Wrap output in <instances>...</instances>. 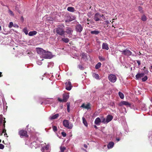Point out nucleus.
<instances>
[{
    "label": "nucleus",
    "instance_id": "38",
    "mask_svg": "<svg viewBox=\"0 0 152 152\" xmlns=\"http://www.w3.org/2000/svg\"><path fill=\"white\" fill-rule=\"evenodd\" d=\"M148 79L147 76H145L144 77L142 78V81H146Z\"/></svg>",
    "mask_w": 152,
    "mask_h": 152
},
{
    "label": "nucleus",
    "instance_id": "17",
    "mask_svg": "<svg viewBox=\"0 0 152 152\" xmlns=\"http://www.w3.org/2000/svg\"><path fill=\"white\" fill-rule=\"evenodd\" d=\"M73 31V28L68 27L66 28V31L68 34H72Z\"/></svg>",
    "mask_w": 152,
    "mask_h": 152
},
{
    "label": "nucleus",
    "instance_id": "36",
    "mask_svg": "<svg viewBox=\"0 0 152 152\" xmlns=\"http://www.w3.org/2000/svg\"><path fill=\"white\" fill-rule=\"evenodd\" d=\"M8 12L10 15L11 16H14V14L13 13V12L10 10H8Z\"/></svg>",
    "mask_w": 152,
    "mask_h": 152
},
{
    "label": "nucleus",
    "instance_id": "46",
    "mask_svg": "<svg viewBox=\"0 0 152 152\" xmlns=\"http://www.w3.org/2000/svg\"><path fill=\"white\" fill-rule=\"evenodd\" d=\"M61 134L64 137H66V134L64 132H63L61 133Z\"/></svg>",
    "mask_w": 152,
    "mask_h": 152
},
{
    "label": "nucleus",
    "instance_id": "23",
    "mask_svg": "<svg viewBox=\"0 0 152 152\" xmlns=\"http://www.w3.org/2000/svg\"><path fill=\"white\" fill-rule=\"evenodd\" d=\"M102 48L106 50H108L109 49L108 44L106 43H103L102 46Z\"/></svg>",
    "mask_w": 152,
    "mask_h": 152
},
{
    "label": "nucleus",
    "instance_id": "7",
    "mask_svg": "<svg viewBox=\"0 0 152 152\" xmlns=\"http://www.w3.org/2000/svg\"><path fill=\"white\" fill-rule=\"evenodd\" d=\"M124 55L129 56L132 55V53L128 50L126 49L121 51Z\"/></svg>",
    "mask_w": 152,
    "mask_h": 152
},
{
    "label": "nucleus",
    "instance_id": "64",
    "mask_svg": "<svg viewBox=\"0 0 152 152\" xmlns=\"http://www.w3.org/2000/svg\"><path fill=\"white\" fill-rule=\"evenodd\" d=\"M21 18H22V19L23 18V17H22Z\"/></svg>",
    "mask_w": 152,
    "mask_h": 152
},
{
    "label": "nucleus",
    "instance_id": "35",
    "mask_svg": "<svg viewBox=\"0 0 152 152\" xmlns=\"http://www.w3.org/2000/svg\"><path fill=\"white\" fill-rule=\"evenodd\" d=\"M60 152H64V151L66 149V148L65 147H60Z\"/></svg>",
    "mask_w": 152,
    "mask_h": 152
},
{
    "label": "nucleus",
    "instance_id": "13",
    "mask_svg": "<svg viewBox=\"0 0 152 152\" xmlns=\"http://www.w3.org/2000/svg\"><path fill=\"white\" fill-rule=\"evenodd\" d=\"M76 29L77 31L81 32L83 30V27L81 25L78 24L76 26Z\"/></svg>",
    "mask_w": 152,
    "mask_h": 152
},
{
    "label": "nucleus",
    "instance_id": "42",
    "mask_svg": "<svg viewBox=\"0 0 152 152\" xmlns=\"http://www.w3.org/2000/svg\"><path fill=\"white\" fill-rule=\"evenodd\" d=\"M53 130L55 132L57 130V127L56 126H53Z\"/></svg>",
    "mask_w": 152,
    "mask_h": 152
},
{
    "label": "nucleus",
    "instance_id": "10",
    "mask_svg": "<svg viewBox=\"0 0 152 152\" xmlns=\"http://www.w3.org/2000/svg\"><path fill=\"white\" fill-rule=\"evenodd\" d=\"M123 105L126 106L127 107H129L131 106V104L128 102L123 101H122L119 104V105L122 106Z\"/></svg>",
    "mask_w": 152,
    "mask_h": 152
},
{
    "label": "nucleus",
    "instance_id": "47",
    "mask_svg": "<svg viewBox=\"0 0 152 152\" xmlns=\"http://www.w3.org/2000/svg\"><path fill=\"white\" fill-rule=\"evenodd\" d=\"M78 67L81 70L83 69V67L80 65H79L78 66Z\"/></svg>",
    "mask_w": 152,
    "mask_h": 152
},
{
    "label": "nucleus",
    "instance_id": "61",
    "mask_svg": "<svg viewBox=\"0 0 152 152\" xmlns=\"http://www.w3.org/2000/svg\"><path fill=\"white\" fill-rule=\"evenodd\" d=\"M94 127L96 128H97V127L96 126V125H95L94 126Z\"/></svg>",
    "mask_w": 152,
    "mask_h": 152
},
{
    "label": "nucleus",
    "instance_id": "52",
    "mask_svg": "<svg viewBox=\"0 0 152 152\" xmlns=\"http://www.w3.org/2000/svg\"><path fill=\"white\" fill-rule=\"evenodd\" d=\"M58 101L61 102H63V99H61L59 98H58Z\"/></svg>",
    "mask_w": 152,
    "mask_h": 152
},
{
    "label": "nucleus",
    "instance_id": "57",
    "mask_svg": "<svg viewBox=\"0 0 152 152\" xmlns=\"http://www.w3.org/2000/svg\"><path fill=\"white\" fill-rule=\"evenodd\" d=\"M106 22V23H107V24H108L109 23V22L108 21V20H107L105 21Z\"/></svg>",
    "mask_w": 152,
    "mask_h": 152
},
{
    "label": "nucleus",
    "instance_id": "26",
    "mask_svg": "<svg viewBox=\"0 0 152 152\" xmlns=\"http://www.w3.org/2000/svg\"><path fill=\"white\" fill-rule=\"evenodd\" d=\"M67 10L70 12H73L75 10L74 7H69L67 8Z\"/></svg>",
    "mask_w": 152,
    "mask_h": 152
},
{
    "label": "nucleus",
    "instance_id": "45",
    "mask_svg": "<svg viewBox=\"0 0 152 152\" xmlns=\"http://www.w3.org/2000/svg\"><path fill=\"white\" fill-rule=\"evenodd\" d=\"M37 64L39 65H41L42 64V63L41 61H38L37 62Z\"/></svg>",
    "mask_w": 152,
    "mask_h": 152
},
{
    "label": "nucleus",
    "instance_id": "62",
    "mask_svg": "<svg viewBox=\"0 0 152 152\" xmlns=\"http://www.w3.org/2000/svg\"><path fill=\"white\" fill-rule=\"evenodd\" d=\"M1 26H0V31H1Z\"/></svg>",
    "mask_w": 152,
    "mask_h": 152
},
{
    "label": "nucleus",
    "instance_id": "40",
    "mask_svg": "<svg viewBox=\"0 0 152 152\" xmlns=\"http://www.w3.org/2000/svg\"><path fill=\"white\" fill-rule=\"evenodd\" d=\"M13 26V23L12 22H10V23L9 25V27L11 28Z\"/></svg>",
    "mask_w": 152,
    "mask_h": 152
},
{
    "label": "nucleus",
    "instance_id": "59",
    "mask_svg": "<svg viewBox=\"0 0 152 152\" xmlns=\"http://www.w3.org/2000/svg\"><path fill=\"white\" fill-rule=\"evenodd\" d=\"M102 18L104 20H105V18L104 17H103Z\"/></svg>",
    "mask_w": 152,
    "mask_h": 152
},
{
    "label": "nucleus",
    "instance_id": "51",
    "mask_svg": "<svg viewBox=\"0 0 152 152\" xmlns=\"http://www.w3.org/2000/svg\"><path fill=\"white\" fill-rule=\"evenodd\" d=\"M2 130L1 129H0V135H1L2 134Z\"/></svg>",
    "mask_w": 152,
    "mask_h": 152
},
{
    "label": "nucleus",
    "instance_id": "37",
    "mask_svg": "<svg viewBox=\"0 0 152 152\" xmlns=\"http://www.w3.org/2000/svg\"><path fill=\"white\" fill-rule=\"evenodd\" d=\"M67 111L68 112H69V111H70V109H69L70 104H69V103L67 102Z\"/></svg>",
    "mask_w": 152,
    "mask_h": 152
},
{
    "label": "nucleus",
    "instance_id": "29",
    "mask_svg": "<svg viewBox=\"0 0 152 152\" xmlns=\"http://www.w3.org/2000/svg\"><path fill=\"white\" fill-rule=\"evenodd\" d=\"M83 121V123L84 124V125L86 126H88V124L87 122L86 121V120L85 118L84 117H83L82 118Z\"/></svg>",
    "mask_w": 152,
    "mask_h": 152
},
{
    "label": "nucleus",
    "instance_id": "25",
    "mask_svg": "<svg viewBox=\"0 0 152 152\" xmlns=\"http://www.w3.org/2000/svg\"><path fill=\"white\" fill-rule=\"evenodd\" d=\"M59 116V114H56L55 115H52L50 117V119H56Z\"/></svg>",
    "mask_w": 152,
    "mask_h": 152
},
{
    "label": "nucleus",
    "instance_id": "32",
    "mask_svg": "<svg viewBox=\"0 0 152 152\" xmlns=\"http://www.w3.org/2000/svg\"><path fill=\"white\" fill-rule=\"evenodd\" d=\"M62 40L65 43H67L69 41V39L67 38H62Z\"/></svg>",
    "mask_w": 152,
    "mask_h": 152
},
{
    "label": "nucleus",
    "instance_id": "19",
    "mask_svg": "<svg viewBox=\"0 0 152 152\" xmlns=\"http://www.w3.org/2000/svg\"><path fill=\"white\" fill-rule=\"evenodd\" d=\"M144 74L143 73H138L135 76L136 79H138L139 78L143 77L144 76Z\"/></svg>",
    "mask_w": 152,
    "mask_h": 152
},
{
    "label": "nucleus",
    "instance_id": "60",
    "mask_svg": "<svg viewBox=\"0 0 152 152\" xmlns=\"http://www.w3.org/2000/svg\"><path fill=\"white\" fill-rule=\"evenodd\" d=\"M150 101L152 103V98L151 99Z\"/></svg>",
    "mask_w": 152,
    "mask_h": 152
},
{
    "label": "nucleus",
    "instance_id": "1",
    "mask_svg": "<svg viewBox=\"0 0 152 152\" xmlns=\"http://www.w3.org/2000/svg\"><path fill=\"white\" fill-rule=\"evenodd\" d=\"M54 31H56L58 34L60 35H62L65 33L64 29L61 27H58L54 30Z\"/></svg>",
    "mask_w": 152,
    "mask_h": 152
},
{
    "label": "nucleus",
    "instance_id": "22",
    "mask_svg": "<svg viewBox=\"0 0 152 152\" xmlns=\"http://www.w3.org/2000/svg\"><path fill=\"white\" fill-rule=\"evenodd\" d=\"M81 107H83L85 109H87L88 110L90 108V104H87L86 105H85L84 104H83L81 106Z\"/></svg>",
    "mask_w": 152,
    "mask_h": 152
},
{
    "label": "nucleus",
    "instance_id": "41",
    "mask_svg": "<svg viewBox=\"0 0 152 152\" xmlns=\"http://www.w3.org/2000/svg\"><path fill=\"white\" fill-rule=\"evenodd\" d=\"M23 31L27 35L28 34V31L26 28H24L23 29Z\"/></svg>",
    "mask_w": 152,
    "mask_h": 152
},
{
    "label": "nucleus",
    "instance_id": "12",
    "mask_svg": "<svg viewBox=\"0 0 152 152\" xmlns=\"http://www.w3.org/2000/svg\"><path fill=\"white\" fill-rule=\"evenodd\" d=\"M5 118L3 117L2 115H0V126L3 124V126L5 127V123H6V121L4 120Z\"/></svg>",
    "mask_w": 152,
    "mask_h": 152
},
{
    "label": "nucleus",
    "instance_id": "43",
    "mask_svg": "<svg viewBox=\"0 0 152 152\" xmlns=\"http://www.w3.org/2000/svg\"><path fill=\"white\" fill-rule=\"evenodd\" d=\"M27 54H28V56H32L33 55V54L31 52H28L27 53Z\"/></svg>",
    "mask_w": 152,
    "mask_h": 152
},
{
    "label": "nucleus",
    "instance_id": "44",
    "mask_svg": "<svg viewBox=\"0 0 152 152\" xmlns=\"http://www.w3.org/2000/svg\"><path fill=\"white\" fill-rule=\"evenodd\" d=\"M4 148V145L1 144H0V149H3Z\"/></svg>",
    "mask_w": 152,
    "mask_h": 152
},
{
    "label": "nucleus",
    "instance_id": "4",
    "mask_svg": "<svg viewBox=\"0 0 152 152\" xmlns=\"http://www.w3.org/2000/svg\"><path fill=\"white\" fill-rule=\"evenodd\" d=\"M43 58H51V54L50 53L45 51L44 53L42 55Z\"/></svg>",
    "mask_w": 152,
    "mask_h": 152
},
{
    "label": "nucleus",
    "instance_id": "49",
    "mask_svg": "<svg viewBox=\"0 0 152 152\" xmlns=\"http://www.w3.org/2000/svg\"><path fill=\"white\" fill-rule=\"evenodd\" d=\"M3 126V130H2V133H5L6 132V130L4 128L5 127H4V126Z\"/></svg>",
    "mask_w": 152,
    "mask_h": 152
},
{
    "label": "nucleus",
    "instance_id": "3",
    "mask_svg": "<svg viewBox=\"0 0 152 152\" xmlns=\"http://www.w3.org/2000/svg\"><path fill=\"white\" fill-rule=\"evenodd\" d=\"M108 78L111 82L113 83H115L117 80V77L115 75L112 74H110Z\"/></svg>",
    "mask_w": 152,
    "mask_h": 152
},
{
    "label": "nucleus",
    "instance_id": "48",
    "mask_svg": "<svg viewBox=\"0 0 152 152\" xmlns=\"http://www.w3.org/2000/svg\"><path fill=\"white\" fill-rule=\"evenodd\" d=\"M52 100H53L51 99L48 100V101L49 102H48L47 103H48V104L51 103L52 102Z\"/></svg>",
    "mask_w": 152,
    "mask_h": 152
},
{
    "label": "nucleus",
    "instance_id": "5",
    "mask_svg": "<svg viewBox=\"0 0 152 152\" xmlns=\"http://www.w3.org/2000/svg\"><path fill=\"white\" fill-rule=\"evenodd\" d=\"M19 134L20 137L24 136L27 137L28 135L27 134V132L26 131L24 130H21L19 132Z\"/></svg>",
    "mask_w": 152,
    "mask_h": 152
},
{
    "label": "nucleus",
    "instance_id": "24",
    "mask_svg": "<svg viewBox=\"0 0 152 152\" xmlns=\"http://www.w3.org/2000/svg\"><path fill=\"white\" fill-rule=\"evenodd\" d=\"M92 76L93 77L97 80H99V76L97 74L95 73H92Z\"/></svg>",
    "mask_w": 152,
    "mask_h": 152
},
{
    "label": "nucleus",
    "instance_id": "28",
    "mask_svg": "<svg viewBox=\"0 0 152 152\" xmlns=\"http://www.w3.org/2000/svg\"><path fill=\"white\" fill-rule=\"evenodd\" d=\"M147 18L146 16L144 15H142L141 17V19L143 21H145L147 20Z\"/></svg>",
    "mask_w": 152,
    "mask_h": 152
},
{
    "label": "nucleus",
    "instance_id": "58",
    "mask_svg": "<svg viewBox=\"0 0 152 152\" xmlns=\"http://www.w3.org/2000/svg\"><path fill=\"white\" fill-rule=\"evenodd\" d=\"M1 74H2V73L1 72H0V77H1L2 76Z\"/></svg>",
    "mask_w": 152,
    "mask_h": 152
},
{
    "label": "nucleus",
    "instance_id": "14",
    "mask_svg": "<svg viewBox=\"0 0 152 152\" xmlns=\"http://www.w3.org/2000/svg\"><path fill=\"white\" fill-rule=\"evenodd\" d=\"M45 51V50L41 48H37V53L39 54L42 55L44 53Z\"/></svg>",
    "mask_w": 152,
    "mask_h": 152
},
{
    "label": "nucleus",
    "instance_id": "16",
    "mask_svg": "<svg viewBox=\"0 0 152 152\" xmlns=\"http://www.w3.org/2000/svg\"><path fill=\"white\" fill-rule=\"evenodd\" d=\"M31 146L32 148H36L40 146V145L37 144L36 142H33L31 143Z\"/></svg>",
    "mask_w": 152,
    "mask_h": 152
},
{
    "label": "nucleus",
    "instance_id": "33",
    "mask_svg": "<svg viewBox=\"0 0 152 152\" xmlns=\"http://www.w3.org/2000/svg\"><path fill=\"white\" fill-rule=\"evenodd\" d=\"M118 94L119 96L121 99H123L124 98V95L121 92H119L118 93Z\"/></svg>",
    "mask_w": 152,
    "mask_h": 152
},
{
    "label": "nucleus",
    "instance_id": "11",
    "mask_svg": "<svg viewBox=\"0 0 152 152\" xmlns=\"http://www.w3.org/2000/svg\"><path fill=\"white\" fill-rule=\"evenodd\" d=\"M100 14L99 13H97L95 15L94 19L95 21H98L100 20Z\"/></svg>",
    "mask_w": 152,
    "mask_h": 152
},
{
    "label": "nucleus",
    "instance_id": "18",
    "mask_svg": "<svg viewBox=\"0 0 152 152\" xmlns=\"http://www.w3.org/2000/svg\"><path fill=\"white\" fill-rule=\"evenodd\" d=\"M113 118V117L110 115H109L107 116L106 118V122L107 123L109 122Z\"/></svg>",
    "mask_w": 152,
    "mask_h": 152
},
{
    "label": "nucleus",
    "instance_id": "54",
    "mask_svg": "<svg viewBox=\"0 0 152 152\" xmlns=\"http://www.w3.org/2000/svg\"><path fill=\"white\" fill-rule=\"evenodd\" d=\"M100 16H101V17L103 18V17H104V15H103V14L101 15V14H100Z\"/></svg>",
    "mask_w": 152,
    "mask_h": 152
},
{
    "label": "nucleus",
    "instance_id": "6",
    "mask_svg": "<svg viewBox=\"0 0 152 152\" xmlns=\"http://www.w3.org/2000/svg\"><path fill=\"white\" fill-rule=\"evenodd\" d=\"M49 147L50 145L49 144L46 145L45 146L42 147L41 149L42 152H49Z\"/></svg>",
    "mask_w": 152,
    "mask_h": 152
},
{
    "label": "nucleus",
    "instance_id": "8",
    "mask_svg": "<svg viewBox=\"0 0 152 152\" xmlns=\"http://www.w3.org/2000/svg\"><path fill=\"white\" fill-rule=\"evenodd\" d=\"M66 89L68 91H70L72 88V84L70 81L66 82L65 83Z\"/></svg>",
    "mask_w": 152,
    "mask_h": 152
},
{
    "label": "nucleus",
    "instance_id": "55",
    "mask_svg": "<svg viewBox=\"0 0 152 152\" xmlns=\"http://www.w3.org/2000/svg\"><path fill=\"white\" fill-rule=\"evenodd\" d=\"M14 26L15 27H17V28L18 27V26L17 25H15Z\"/></svg>",
    "mask_w": 152,
    "mask_h": 152
},
{
    "label": "nucleus",
    "instance_id": "56",
    "mask_svg": "<svg viewBox=\"0 0 152 152\" xmlns=\"http://www.w3.org/2000/svg\"><path fill=\"white\" fill-rule=\"evenodd\" d=\"M120 140V139H119V138H117V139H116V140H117L118 141H119Z\"/></svg>",
    "mask_w": 152,
    "mask_h": 152
},
{
    "label": "nucleus",
    "instance_id": "21",
    "mask_svg": "<svg viewBox=\"0 0 152 152\" xmlns=\"http://www.w3.org/2000/svg\"><path fill=\"white\" fill-rule=\"evenodd\" d=\"M101 122V119L99 118L98 117L94 121V123L96 125H99L100 124V123Z\"/></svg>",
    "mask_w": 152,
    "mask_h": 152
},
{
    "label": "nucleus",
    "instance_id": "15",
    "mask_svg": "<svg viewBox=\"0 0 152 152\" xmlns=\"http://www.w3.org/2000/svg\"><path fill=\"white\" fill-rule=\"evenodd\" d=\"M69 97V94H64L63 95V102H66Z\"/></svg>",
    "mask_w": 152,
    "mask_h": 152
},
{
    "label": "nucleus",
    "instance_id": "63",
    "mask_svg": "<svg viewBox=\"0 0 152 152\" xmlns=\"http://www.w3.org/2000/svg\"><path fill=\"white\" fill-rule=\"evenodd\" d=\"M6 135H7V133H5V134H4V135L5 136H6Z\"/></svg>",
    "mask_w": 152,
    "mask_h": 152
},
{
    "label": "nucleus",
    "instance_id": "30",
    "mask_svg": "<svg viewBox=\"0 0 152 152\" xmlns=\"http://www.w3.org/2000/svg\"><path fill=\"white\" fill-rule=\"evenodd\" d=\"M99 31L97 30H95L92 31H91V33L92 34H95L96 35L97 34L99 33Z\"/></svg>",
    "mask_w": 152,
    "mask_h": 152
},
{
    "label": "nucleus",
    "instance_id": "2",
    "mask_svg": "<svg viewBox=\"0 0 152 152\" xmlns=\"http://www.w3.org/2000/svg\"><path fill=\"white\" fill-rule=\"evenodd\" d=\"M63 125L68 129H71L72 128L73 125L72 124L69 123L68 120H64L63 121Z\"/></svg>",
    "mask_w": 152,
    "mask_h": 152
},
{
    "label": "nucleus",
    "instance_id": "50",
    "mask_svg": "<svg viewBox=\"0 0 152 152\" xmlns=\"http://www.w3.org/2000/svg\"><path fill=\"white\" fill-rule=\"evenodd\" d=\"M137 62L138 65H140L141 64L140 61L139 60H137Z\"/></svg>",
    "mask_w": 152,
    "mask_h": 152
},
{
    "label": "nucleus",
    "instance_id": "34",
    "mask_svg": "<svg viewBox=\"0 0 152 152\" xmlns=\"http://www.w3.org/2000/svg\"><path fill=\"white\" fill-rule=\"evenodd\" d=\"M101 121L102 123H104V124L107 123L106 122V119H105V118H101Z\"/></svg>",
    "mask_w": 152,
    "mask_h": 152
},
{
    "label": "nucleus",
    "instance_id": "31",
    "mask_svg": "<svg viewBox=\"0 0 152 152\" xmlns=\"http://www.w3.org/2000/svg\"><path fill=\"white\" fill-rule=\"evenodd\" d=\"M101 63L100 62L98 63L95 66V68L96 69H98L101 67Z\"/></svg>",
    "mask_w": 152,
    "mask_h": 152
},
{
    "label": "nucleus",
    "instance_id": "20",
    "mask_svg": "<svg viewBox=\"0 0 152 152\" xmlns=\"http://www.w3.org/2000/svg\"><path fill=\"white\" fill-rule=\"evenodd\" d=\"M114 145V143L112 142H110L108 144L107 147L108 149L112 148Z\"/></svg>",
    "mask_w": 152,
    "mask_h": 152
},
{
    "label": "nucleus",
    "instance_id": "39",
    "mask_svg": "<svg viewBox=\"0 0 152 152\" xmlns=\"http://www.w3.org/2000/svg\"><path fill=\"white\" fill-rule=\"evenodd\" d=\"M99 60L101 61H103L105 60L104 58H103L102 56H99Z\"/></svg>",
    "mask_w": 152,
    "mask_h": 152
},
{
    "label": "nucleus",
    "instance_id": "9",
    "mask_svg": "<svg viewBox=\"0 0 152 152\" xmlns=\"http://www.w3.org/2000/svg\"><path fill=\"white\" fill-rule=\"evenodd\" d=\"M75 17L74 16H67V19L65 20L66 22H69L74 20Z\"/></svg>",
    "mask_w": 152,
    "mask_h": 152
},
{
    "label": "nucleus",
    "instance_id": "53",
    "mask_svg": "<svg viewBox=\"0 0 152 152\" xmlns=\"http://www.w3.org/2000/svg\"><path fill=\"white\" fill-rule=\"evenodd\" d=\"M84 147L85 148H86L87 147V145L86 144H84Z\"/></svg>",
    "mask_w": 152,
    "mask_h": 152
},
{
    "label": "nucleus",
    "instance_id": "27",
    "mask_svg": "<svg viewBox=\"0 0 152 152\" xmlns=\"http://www.w3.org/2000/svg\"><path fill=\"white\" fill-rule=\"evenodd\" d=\"M37 33V32L36 31H30L28 33V35L29 36H33L36 35Z\"/></svg>",
    "mask_w": 152,
    "mask_h": 152
}]
</instances>
